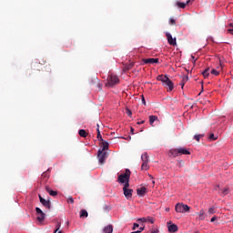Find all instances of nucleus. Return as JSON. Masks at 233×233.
<instances>
[{
    "instance_id": "f257e3e1",
    "label": "nucleus",
    "mask_w": 233,
    "mask_h": 233,
    "mask_svg": "<svg viewBox=\"0 0 233 233\" xmlns=\"http://www.w3.org/2000/svg\"><path fill=\"white\" fill-rule=\"evenodd\" d=\"M106 150H108V142H104L102 149H99L97 154V158L100 165H105V161L106 157H108V153H106Z\"/></svg>"
},
{
    "instance_id": "f03ea898",
    "label": "nucleus",
    "mask_w": 233,
    "mask_h": 233,
    "mask_svg": "<svg viewBox=\"0 0 233 233\" xmlns=\"http://www.w3.org/2000/svg\"><path fill=\"white\" fill-rule=\"evenodd\" d=\"M157 79V81H161L164 86H167L168 88V92H172V90H174V83L172 82V80H170V78H168V76L159 75Z\"/></svg>"
},
{
    "instance_id": "7ed1b4c3",
    "label": "nucleus",
    "mask_w": 233,
    "mask_h": 233,
    "mask_svg": "<svg viewBox=\"0 0 233 233\" xmlns=\"http://www.w3.org/2000/svg\"><path fill=\"white\" fill-rule=\"evenodd\" d=\"M171 156L174 157H177V156H189L190 151H188L185 147H178V148H174L170 150Z\"/></svg>"
},
{
    "instance_id": "20e7f679",
    "label": "nucleus",
    "mask_w": 233,
    "mask_h": 233,
    "mask_svg": "<svg viewBox=\"0 0 233 233\" xmlns=\"http://www.w3.org/2000/svg\"><path fill=\"white\" fill-rule=\"evenodd\" d=\"M175 210L178 214H185V212H190V207L187 204L177 203L175 207Z\"/></svg>"
},
{
    "instance_id": "39448f33",
    "label": "nucleus",
    "mask_w": 233,
    "mask_h": 233,
    "mask_svg": "<svg viewBox=\"0 0 233 233\" xmlns=\"http://www.w3.org/2000/svg\"><path fill=\"white\" fill-rule=\"evenodd\" d=\"M130 169H126L125 173L118 176V183H126V181H130Z\"/></svg>"
},
{
    "instance_id": "423d86ee",
    "label": "nucleus",
    "mask_w": 233,
    "mask_h": 233,
    "mask_svg": "<svg viewBox=\"0 0 233 233\" xmlns=\"http://www.w3.org/2000/svg\"><path fill=\"white\" fill-rule=\"evenodd\" d=\"M119 83V78L116 75H110L107 77V86H114L115 85H117Z\"/></svg>"
},
{
    "instance_id": "0eeeda50",
    "label": "nucleus",
    "mask_w": 233,
    "mask_h": 233,
    "mask_svg": "<svg viewBox=\"0 0 233 233\" xmlns=\"http://www.w3.org/2000/svg\"><path fill=\"white\" fill-rule=\"evenodd\" d=\"M52 168H48L46 171L42 173L40 177V183L44 184L48 182V179H50V172Z\"/></svg>"
},
{
    "instance_id": "6e6552de",
    "label": "nucleus",
    "mask_w": 233,
    "mask_h": 233,
    "mask_svg": "<svg viewBox=\"0 0 233 233\" xmlns=\"http://www.w3.org/2000/svg\"><path fill=\"white\" fill-rule=\"evenodd\" d=\"M35 212L37 221H39V223H43V221H45V218H46V214H45V212H43L39 208H35Z\"/></svg>"
},
{
    "instance_id": "1a4fd4ad",
    "label": "nucleus",
    "mask_w": 233,
    "mask_h": 233,
    "mask_svg": "<svg viewBox=\"0 0 233 233\" xmlns=\"http://www.w3.org/2000/svg\"><path fill=\"white\" fill-rule=\"evenodd\" d=\"M166 37L167 39L168 45L171 46H177V42L176 40V37H172V35L170 33H166Z\"/></svg>"
},
{
    "instance_id": "9d476101",
    "label": "nucleus",
    "mask_w": 233,
    "mask_h": 233,
    "mask_svg": "<svg viewBox=\"0 0 233 233\" xmlns=\"http://www.w3.org/2000/svg\"><path fill=\"white\" fill-rule=\"evenodd\" d=\"M38 198H39L40 203L43 205V207H45L46 208L50 210V208H51L50 200H46V199L43 198V197H41V195H39Z\"/></svg>"
},
{
    "instance_id": "9b49d317",
    "label": "nucleus",
    "mask_w": 233,
    "mask_h": 233,
    "mask_svg": "<svg viewBox=\"0 0 233 233\" xmlns=\"http://www.w3.org/2000/svg\"><path fill=\"white\" fill-rule=\"evenodd\" d=\"M142 61L145 65H154L159 63V58H144Z\"/></svg>"
},
{
    "instance_id": "f8f14e48",
    "label": "nucleus",
    "mask_w": 233,
    "mask_h": 233,
    "mask_svg": "<svg viewBox=\"0 0 233 233\" xmlns=\"http://www.w3.org/2000/svg\"><path fill=\"white\" fill-rule=\"evenodd\" d=\"M123 191H124V196L128 200L132 199V193L134 192V189L127 188V189H123Z\"/></svg>"
},
{
    "instance_id": "ddd939ff",
    "label": "nucleus",
    "mask_w": 233,
    "mask_h": 233,
    "mask_svg": "<svg viewBox=\"0 0 233 233\" xmlns=\"http://www.w3.org/2000/svg\"><path fill=\"white\" fill-rule=\"evenodd\" d=\"M137 196H140V198L145 197V194H147V187H142L137 189Z\"/></svg>"
},
{
    "instance_id": "4468645a",
    "label": "nucleus",
    "mask_w": 233,
    "mask_h": 233,
    "mask_svg": "<svg viewBox=\"0 0 233 233\" xmlns=\"http://www.w3.org/2000/svg\"><path fill=\"white\" fill-rule=\"evenodd\" d=\"M219 63H220V65L217 68L222 70L223 69V64H221V61H219ZM211 74H212V76H219V70L212 69Z\"/></svg>"
},
{
    "instance_id": "2eb2a0df",
    "label": "nucleus",
    "mask_w": 233,
    "mask_h": 233,
    "mask_svg": "<svg viewBox=\"0 0 233 233\" xmlns=\"http://www.w3.org/2000/svg\"><path fill=\"white\" fill-rule=\"evenodd\" d=\"M167 228H168V232L170 233L177 232V225L176 224L169 225Z\"/></svg>"
},
{
    "instance_id": "dca6fc26",
    "label": "nucleus",
    "mask_w": 233,
    "mask_h": 233,
    "mask_svg": "<svg viewBox=\"0 0 233 233\" xmlns=\"http://www.w3.org/2000/svg\"><path fill=\"white\" fill-rule=\"evenodd\" d=\"M105 233H113L114 232V227L112 225H107L104 228Z\"/></svg>"
},
{
    "instance_id": "f3484780",
    "label": "nucleus",
    "mask_w": 233,
    "mask_h": 233,
    "mask_svg": "<svg viewBox=\"0 0 233 233\" xmlns=\"http://www.w3.org/2000/svg\"><path fill=\"white\" fill-rule=\"evenodd\" d=\"M198 216L199 219H201V221H203L207 218V215L205 214V209H201L198 213Z\"/></svg>"
},
{
    "instance_id": "a211bd4d",
    "label": "nucleus",
    "mask_w": 233,
    "mask_h": 233,
    "mask_svg": "<svg viewBox=\"0 0 233 233\" xmlns=\"http://www.w3.org/2000/svg\"><path fill=\"white\" fill-rule=\"evenodd\" d=\"M46 190L48 192V194L50 196H56L57 195V191H54L50 188V187L46 186Z\"/></svg>"
},
{
    "instance_id": "6ab92c4d",
    "label": "nucleus",
    "mask_w": 233,
    "mask_h": 233,
    "mask_svg": "<svg viewBox=\"0 0 233 233\" xmlns=\"http://www.w3.org/2000/svg\"><path fill=\"white\" fill-rule=\"evenodd\" d=\"M188 3H190V0H187L186 4L183 2H177V5L178 6V8H186Z\"/></svg>"
},
{
    "instance_id": "aec40b11",
    "label": "nucleus",
    "mask_w": 233,
    "mask_h": 233,
    "mask_svg": "<svg viewBox=\"0 0 233 233\" xmlns=\"http://www.w3.org/2000/svg\"><path fill=\"white\" fill-rule=\"evenodd\" d=\"M202 76L207 79L210 76V67H208L205 71L202 72Z\"/></svg>"
},
{
    "instance_id": "412c9836",
    "label": "nucleus",
    "mask_w": 233,
    "mask_h": 233,
    "mask_svg": "<svg viewBox=\"0 0 233 233\" xmlns=\"http://www.w3.org/2000/svg\"><path fill=\"white\" fill-rule=\"evenodd\" d=\"M155 121H157V116H149V125L153 126Z\"/></svg>"
},
{
    "instance_id": "4be33fe9",
    "label": "nucleus",
    "mask_w": 233,
    "mask_h": 233,
    "mask_svg": "<svg viewBox=\"0 0 233 233\" xmlns=\"http://www.w3.org/2000/svg\"><path fill=\"white\" fill-rule=\"evenodd\" d=\"M141 160H142V162L148 163V161H149L148 160V154L147 153L142 154Z\"/></svg>"
},
{
    "instance_id": "5701e85b",
    "label": "nucleus",
    "mask_w": 233,
    "mask_h": 233,
    "mask_svg": "<svg viewBox=\"0 0 233 233\" xmlns=\"http://www.w3.org/2000/svg\"><path fill=\"white\" fill-rule=\"evenodd\" d=\"M132 68H134V63L131 62L128 65H126L124 67L125 72H127V70H132Z\"/></svg>"
},
{
    "instance_id": "b1692460",
    "label": "nucleus",
    "mask_w": 233,
    "mask_h": 233,
    "mask_svg": "<svg viewBox=\"0 0 233 233\" xmlns=\"http://www.w3.org/2000/svg\"><path fill=\"white\" fill-rule=\"evenodd\" d=\"M78 134H79L80 137H86V136H88V133H86V131L85 129H80L78 131Z\"/></svg>"
},
{
    "instance_id": "393cba45",
    "label": "nucleus",
    "mask_w": 233,
    "mask_h": 233,
    "mask_svg": "<svg viewBox=\"0 0 233 233\" xmlns=\"http://www.w3.org/2000/svg\"><path fill=\"white\" fill-rule=\"evenodd\" d=\"M96 137H97V139H98L99 141H101V143H100V146H101V147H103V144H104V143H106V141L103 139V137H101V132H98Z\"/></svg>"
},
{
    "instance_id": "a878e982",
    "label": "nucleus",
    "mask_w": 233,
    "mask_h": 233,
    "mask_svg": "<svg viewBox=\"0 0 233 233\" xmlns=\"http://www.w3.org/2000/svg\"><path fill=\"white\" fill-rule=\"evenodd\" d=\"M80 218H88V212L85 209L80 211Z\"/></svg>"
},
{
    "instance_id": "bb28decb",
    "label": "nucleus",
    "mask_w": 233,
    "mask_h": 233,
    "mask_svg": "<svg viewBox=\"0 0 233 233\" xmlns=\"http://www.w3.org/2000/svg\"><path fill=\"white\" fill-rule=\"evenodd\" d=\"M148 162H142L141 170H148Z\"/></svg>"
},
{
    "instance_id": "cd10ccee",
    "label": "nucleus",
    "mask_w": 233,
    "mask_h": 233,
    "mask_svg": "<svg viewBox=\"0 0 233 233\" xmlns=\"http://www.w3.org/2000/svg\"><path fill=\"white\" fill-rule=\"evenodd\" d=\"M228 194H230V188L225 187L224 189H222V196H227Z\"/></svg>"
},
{
    "instance_id": "c85d7f7f",
    "label": "nucleus",
    "mask_w": 233,
    "mask_h": 233,
    "mask_svg": "<svg viewBox=\"0 0 233 233\" xmlns=\"http://www.w3.org/2000/svg\"><path fill=\"white\" fill-rule=\"evenodd\" d=\"M154 221H156V220L154 219L153 217H147L146 218V222L147 223H151V225H153Z\"/></svg>"
},
{
    "instance_id": "c756f323",
    "label": "nucleus",
    "mask_w": 233,
    "mask_h": 233,
    "mask_svg": "<svg viewBox=\"0 0 233 233\" xmlns=\"http://www.w3.org/2000/svg\"><path fill=\"white\" fill-rule=\"evenodd\" d=\"M209 141H216L218 139V137L214 135V133H211L208 137Z\"/></svg>"
},
{
    "instance_id": "7c9ffc66",
    "label": "nucleus",
    "mask_w": 233,
    "mask_h": 233,
    "mask_svg": "<svg viewBox=\"0 0 233 233\" xmlns=\"http://www.w3.org/2000/svg\"><path fill=\"white\" fill-rule=\"evenodd\" d=\"M208 213L209 215L216 214V208H214V207L209 208L208 210Z\"/></svg>"
},
{
    "instance_id": "2f4dec72",
    "label": "nucleus",
    "mask_w": 233,
    "mask_h": 233,
    "mask_svg": "<svg viewBox=\"0 0 233 233\" xmlns=\"http://www.w3.org/2000/svg\"><path fill=\"white\" fill-rule=\"evenodd\" d=\"M125 184H124V187H123V190H127V189H128V187H130V183H129V181H126V182H124Z\"/></svg>"
},
{
    "instance_id": "473e14b6",
    "label": "nucleus",
    "mask_w": 233,
    "mask_h": 233,
    "mask_svg": "<svg viewBox=\"0 0 233 233\" xmlns=\"http://www.w3.org/2000/svg\"><path fill=\"white\" fill-rule=\"evenodd\" d=\"M169 25H171L172 26L176 25V19L170 18L169 19Z\"/></svg>"
},
{
    "instance_id": "72a5a7b5",
    "label": "nucleus",
    "mask_w": 233,
    "mask_h": 233,
    "mask_svg": "<svg viewBox=\"0 0 233 233\" xmlns=\"http://www.w3.org/2000/svg\"><path fill=\"white\" fill-rule=\"evenodd\" d=\"M126 114L128 116V117H132V111L130 109L127 108Z\"/></svg>"
},
{
    "instance_id": "f704fd0d",
    "label": "nucleus",
    "mask_w": 233,
    "mask_h": 233,
    "mask_svg": "<svg viewBox=\"0 0 233 233\" xmlns=\"http://www.w3.org/2000/svg\"><path fill=\"white\" fill-rule=\"evenodd\" d=\"M188 81V77L187 76H184L182 77V83L186 84Z\"/></svg>"
},
{
    "instance_id": "c9c22d12",
    "label": "nucleus",
    "mask_w": 233,
    "mask_h": 233,
    "mask_svg": "<svg viewBox=\"0 0 233 233\" xmlns=\"http://www.w3.org/2000/svg\"><path fill=\"white\" fill-rule=\"evenodd\" d=\"M196 141H199V139H201V137H203V135H196L195 137Z\"/></svg>"
},
{
    "instance_id": "e433bc0d",
    "label": "nucleus",
    "mask_w": 233,
    "mask_h": 233,
    "mask_svg": "<svg viewBox=\"0 0 233 233\" xmlns=\"http://www.w3.org/2000/svg\"><path fill=\"white\" fill-rule=\"evenodd\" d=\"M67 203L74 204V198L68 197V198H67Z\"/></svg>"
},
{
    "instance_id": "4c0bfd02",
    "label": "nucleus",
    "mask_w": 233,
    "mask_h": 233,
    "mask_svg": "<svg viewBox=\"0 0 233 233\" xmlns=\"http://www.w3.org/2000/svg\"><path fill=\"white\" fill-rule=\"evenodd\" d=\"M137 221H141V223H147V218H140Z\"/></svg>"
},
{
    "instance_id": "58836bf2",
    "label": "nucleus",
    "mask_w": 233,
    "mask_h": 233,
    "mask_svg": "<svg viewBox=\"0 0 233 233\" xmlns=\"http://www.w3.org/2000/svg\"><path fill=\"white\" fill-rule=\"evenodd\" d=\"M59 228H61V224H60V222H58V223L56 224V229L55 230L54 233H56L57 231H59Z\"/></svg>"
},
{
    "instance_id": "ea45409f",
    "label": "nucleus",
    "mask_w": 233,
    "mask_h": 233,
    "mask_svg": "<svg viewBox=\"0 0 233 233\" xmlns=\"http://www.w3.org/2000/svg\"><path fill=\"white\" fill-rule=\"evenodd\" d=\"M141 97H142L143 105H147V101L145 100V96L142 95Z\"/></svg>"
},
{
    "instance_id": "a19ab883",
    "label": "nucleus",
    "mask_w": 233,
    "mask_h": 233,
    "mask_svg": "<svg viewBox=\"0 0 233 233\" xmlns=\"http://www.w3.org/2000/svg\"><path fill=\"white\" fill-rule=\"evenodd\" d=\"M177 165H178V167H183V165H184V162H183V160H179L178 161V163H177Z\"/></svg>"
},
{
    "instance_id": "79ce46f5",
    "label": "nucleus",
    "mask_w": 233,
    "mask_h": 233,
    "mask_svg": "<svg viewBox=\"0 0 233 233\" xmlns=\"http://www.w3.org/2000/svg\"><path fill=\"white\" fill-rule=\"evenodd\" d=\"M139 228V224L135 223L133 227V230H136V228Z\"/></svg>"
},
{
    "instance_id": "37998d69",
    "label": "nucleus",
    "mask_w": 233,
    "mask_h": 233,
    "mask_svg": "<svg viewBox=\"0 0 233 233\" xmlns=\"http://www.w3.org/2000/svg\"><path fill=\"white\" fill-rule=\"evenodd\" d=\"M216 219H218V217L214 216L213 218H211V223H214V221H216Z\"/></svg>"
},
{
    "instance_id": "c03bdc74",
    "label": "nucleus",
    "mask_w": 233,
    "mask_h": 233,
    "mask_svg": "<svg viewBox=\"0 0 233 233\" xmlns=\"http://www.w3.org/2000/svg\"><path fill=\"white\" fill-rule=\"evenodd\" d=\"M143 124H145V120H142V121L137 123V125H143Z\"/></svg>"
},
{
    "instance_id": "a18cd8bd",
    "label": "nucleus",
    "mask_w": 233,
    "mask_h": 233,
    "mask_svg": "<svg viewBox=\"0 0 233 233\" xmlns=\"http://www.w3.org/2000/svg\"><path fill=\"white\" fill-rule=\"evenodd\" d=\"M96 127H96V132H97V134H99V132H101V131L99 130V124H97Z\"/></svg>"
},
{
    "instance_id": "49530a36",
    "label": "nucleus",
    "mask_w": 233,
    "mask_h": 233,
    "mask_svg": "<svg viewBox=\"0 0 233 233\" xmlns=\"http://www.w3.org/2000/svg\"><path fill=\"white\" fill-rule=\"evenodd\" d=\"M130 132H131L132 135H134V127L130 128Z\"/></svg>"
},
{
    "instance_id": "de8ad7c7",
    "label": "nucleus",
    "mask_w": 233,
    "mask_h": 233,
    "mask_svg": "<svg viewBox=\"0 0 233 233\" xmlns=\"http://www.w3.org/2000/svg\"><path fill=\"white\" fill-rule=\"evenodd\" d=\"M185 83L181 82V88H184Z\"/></svg>"
},
{
    "instance_id": "09e8293b",
    "label": "nucleus",
    "mask_w": 233,
    "mask_h": 233,
    "mask_svg": "<svg viewBox=\"0 0 233 233\" xmlns=\"http://www.w3.org/2000/svg\"><path fill=\"white\" fill-rule=\"evenodd\" d=\"M99 90H101V84H97Z\"/></svg>"
},
{
    "instance_id": "8fccbe9b",
    "label": "nucleus",
    "mask_w": 233,
    "mask_h": 233,
    "mask_svg": "<svg viewBox=\"0 0 233 233\" xmlns=\"http://www.w3.org/2000/svg\"><path fill=\"white\" fill-rule=\"evenodd\" d=\"M191 57H192L193 60L196 59V57L194 56H192Z\"/></svg>"
},
{
    "instance_id": "3c124183",
    "label": "nucleus",
    "mask_w": 233,
    "mask_h": 233,
    "mask_svg": "<svg viewBox=\"0 0 233 233\" xmlns=\"http://www.w3.org/2000/svg\"><path fill=\"white\" fill-rule=\"evenodd\" d=\"M152 183H153V185H155V184H156V181L153 180Z\"/></svg>"
},
{
    "instance_id": "603ef678",
    "label": "nucleus",
    "mask_w": 233,
    "mask_h": 233,
    "mask_svg": "<svg viewBox=\"0 0 233 233\" xmlns=\"http://www.w3.org/2000/svg\"><path fill=\"white\" fill-rule=\"evenodd\" d=\"M127 139H132V137H128Z\"/></svg>"
},
{
    "instance_id": "864d4df0",
    "label": "nucleus",
    "mask_w": 233,
    "mask_h": 233,
    "mask_svg": "<svg viewBox=\"0 0 233 233\" xmlns=\"http://www.w3.org/2000/svg\"><path fill=\"white\" fill-rule=\"evenodd\" d=\"M127 139H132V137H128Z\"/></svg>"
},
{
    "instance_id": "5fc2aeb1",
    "label": "nucleus",
    "mask_w": 233,
    "mask_h": 233,
    "mask_svg": "<svg viewBox=\"0 0 233 233\" xmlns=\"http://www.w3.org/2000/svg\"><path fill=\"white\" fill-rule=\"evenodd\" d=\"M166 210H167V212H168V210H170V208H167Z\"/></svg>"
},
{
    "instance_id": "6e6d98bb",
    "label": "nucleus",
    "mask_w": 233,
    "mask_h": 233,
    "mask_svg": "<svg viewBox=\"0 0 233 233\" xmlns=\"http://www.w3.org/2000/svg\"><path fill=\"white\" fill-rule=\"evenodd\" d=\"M106 210H108V208H106Z\"/></svg>"
}]
</instances>
